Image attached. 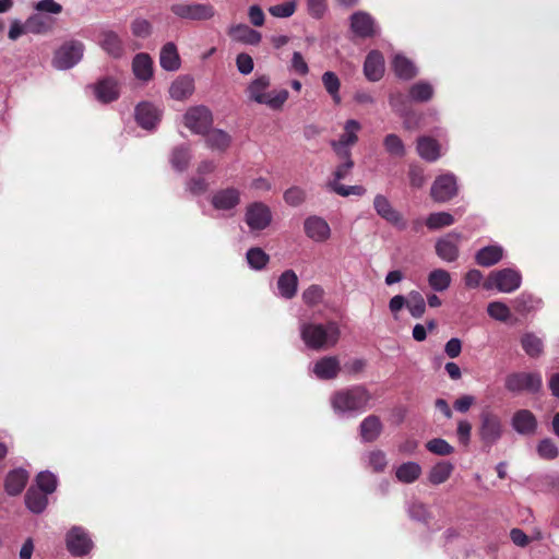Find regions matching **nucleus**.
Segmentation results:
<instances>
[{
  "label": "nucleus",
  "mask_w": 559,
  "mask_h": 559,
  "mask_svg": "<svg viewBox=\"0 0 559 559\" xmlns=\"http://www.w3.org/2000/svg\"><path fill=\"white\" fill-rule=\"evenodd\" d=\"M213 123L212 112L205 106L191 107L185 115V126L197 134H204Z\"/></svg>",
  "instance_id": "10"
},
{
  "label": "nucleus",
  "mask_w": 559,
  "mask_h": 559,
  "mask_svg": "<svg viewBox=\"0 0 559 559\" xmlns=\"http://www.w3.org/2000/svg\"><path fill=\"white\" fill-rule=\"evenodd\" d=\"M162 114L163 110L158 106L150 102H142L135 107L134 116L135 121L141 128L153 131L159 123Z\"/></svg>",
  "instance_id": "12"
},
{
  "label": "nucleus",
  "mask_w": 559,
  "mask_h": 559,
  "mask_svg": "<svg viewBox=\"0 0 559 559\" xmlns=\"http://www.w3.org/2000/svg\"><path fill=\"white\" fill-rule=\"evenodd\" d=\"M247 261L252 269L261 270L269 262V255L261 248H251L247 252Z\"/></svg>",
  "instance_id": "55"
},
{
  "label": "nucleus",
  "mask_w": 559,
  "mask_h": 559,
  "mask_svg": "<svg viewBox=\"0 0 559 559\" xmlns=\"http://www.w3.org/2000/svg\"><path fill=\"white\" fill-rule=\"evenodd\" d=\"M408 178L411 186L414 188H421L426 181L423 168L416 165H411Z\"/></svg>",
  "instance_id": "64"
},
{
  "label": "nucleus",
  "mask_w": 559,
  "mask_h": 559,
  "mask_svg": "<svg viewBox=\"0 0 559 559\" xmlns=\"http://www.w3.org/2000/svg\"><path fill=\"white\" fill-rule=\"evenodd\" d=\"M28 479V474L23 468H16L11 471L4 483L5 491L10 496H16L23 491Z\"/></svg>",
  "instance_id": "28"
},
{
  "label": "nucleus",
  "mask_w": 559,
  "mask_h": 559,
  "mask_svg": "<svg viewBox=\"0 0 559 559\" xmlns=\"http://www.w3.org/2000/svg\"><path fill=\"white\" fill-rule=\"evenodd\" d=\"M472 424L466 419L457 421L456 436L459 442L463 445H467L471 441Z\"/></svg>",
  "instance_id": "62"
},
{
  "label": "nucleus",
  "mask_w": 559,
  "mask_h": 559,
  "mask_svg": "<svg viewBox=\"0 0 559 559\" xmlns=\"http://www.w3.org/2000/svg\"><path fill=\"white\" fill-rule=\"evenodd\" d=\"M230 141L229 134L219 129L213 130L206 136V143L213 150L224 151L229 146Z\"/></svg>",
  "instance_id": "49"
},
{
  "label": "nucleus",
  "mask_w": 559,
  "mask_h": 559,
  "mask_svg": "<svg viewBox=\"0 0 559 559\" xmlns=\"http://www.w3.org/2000/svg\"><path fill=\"white\" fill-rule=\"evenodd\" d=\"M454 223V217L448 212H436L431 213L427 219L426 225L429 229H439L442 227L450 226Z\"/></svg>",
  "instance_id": "50"
},
{
  "label": "nucleus",
  "mask_w": 559,
  "mask_h": 559,
  "mask_svg": "<svg viewBox=\"0 0 559 559\" xmlns=\"http://www.w3.org/2000/svg\"><path fill=\"white\" fill-rule=\"evenodd\" d=\"M370 400L371 394L365 386L354 385L336 391L330 401L338 416L355 417L368 408Z\"/></svg>",
  "instance_id": "1"
},
{
  "label": "nucleus",
  "mask_w": 559,
  "mask_h": 559,
  "mask_svg": "<svg viewBox=\"0 0 559 559\" xmlns=\"http://www.w3.org/2000/svg\"><path fill=\"white\" fill-rule=\"evenodd\" d=\"M364 73L371 82H378L384 74V58L378 50L370 51L364 63Z\"/></svg>",
  "instance_id": "21"
},
{
  "label": "nucleus",
  "mask_w": 559,
  "mask_h": 559,
  "mask_svg": "<svg viewBox=\"0 0 559 559\" xmlns=\"http://www.w3.org/2000/svg\"><path fill=\"white\" fill-rule=\"evenodd\" d=\"M211 202L217 211H233L240 203V191L234 187L221 189L212 195Z\"/></svg>",
  "instance_id": "17"
},
{
  "label": "nucleus",
  "mask_w": 559,
  "mask_h": 559,
  "mask_svg": "<svg viewBox=\"0 0 559 559\" xmlns=\"http://www.w3.org/2000/svg\"><path fill=\"white\" fill-rule=\"evenodd\" d=\"M421 473V466L416 462L409 461L396 467L395 477L403 484H413L420 477Z\"/></svg>",
  "instance_id": "33"
},
{
  "label": "nucleus",
  "mask_w": 559,
  "mask_h": 559,
  "mask_svg": "<svg viewBox=\"0 0 559 559\" xmlns=\"http://www.w3.org/2000/svg\"><path fill=\"white\" fill-rule=\"evenodd\" d=\"M290 70L299 75H307L309 73L308 63L299 51H295L292 56Z\"/></svg>",
  "instance_id": "63"
},
{
  "label": "nucleus",
  "mask_w": 559,
  "mask_h": 559,
  "mask_svg": "<svg viewBox=\"0 0 559 559\" xmlns=\"http://www.w3.org/2000/svg\"><path fill=\"white\" fill-rule=\"evenodd\" d=\"M132 70L136 79L148 81L153 75V60L150 55L138 53L132 61Z\"/></svg>",
  "instance_id": "31"
},
{
  "label": "nucleus",
  "mask_w": 559,
  "mask_h": 559,
  "mask_svg": "<svg viewBox=\"0 0 559 559\" xmlns=\"http://www.w3.org/2000/svg\"><path fill=\"white\" fill-rule=\"evenodd\" d=\"M360 437L365 442H372L378 439L382 431V424L378 416L369 415L360 424Z\"/></svg>",
  "instance_id": "30"
},
{
  "label": "nucleus",
  "mask_w": 559,
  "mask_h": 559,
  "mask_svg": "<svg viewBox=\"0 0 559 559\" xmlns=\"http://www.w3.org/2000/svg\"><path fill=\"white\" fill-rule=\"evenodd\" d=\"M57 483V476L48 471H45L37 475L35 488L50 495L56 490Z\"/></svg>",
  "instance_id": "51"
},
{
  "label": "nucleus",
  "mask_w": 559,
  "mask_h": 559,
  "mask_svg": "<svg viewBox=\"0 0 559 559\" xmlns=\"http://www.w3.org/2000/svg\"><path fill=\"white\" fill-rule=\"evenodd\" d=\"M504 250L499 245L486 246L476 252L475 261L480 266L489 267L500 262Z\"/></svg>",
  "instance_id": "25"
},
{
  "label": "nucleus",
  "mask_w": 559,
  "mask_h": 559,
  "mask_svg": "<svg viewBox=\"0 0 559 559\" xmlns=\"http://www.w3.org/2000/svg\"><path fill=\"white\" fill-rule=\"evenodd\" d=\"M537 452L540 457L546 460H552L558 455V448L550 439L542 440L537 445Z\"/></svg>",
  "instance_id": "60"
},
{
  "label": "nucleus",
  "mask_w": 559,
  "mask_h": 559,
  "mask_svg": "<svg viewBox=\"0 0 559 559\" xmlns=\"http://www.w3.org/2000/svg\"><path fill=\"white\" fill-rule=\"evenodd\" d=\"M304 231L314 242H325L331 237L329 223L318 215H310L304 221Z\"/></svg>",
  "instance_id": "15"
},
{
  "label": "nucleus",
  "mask_w": 559,
  "mask_h": 559,
  "mask_svg": "<svg viewBox=\"0 0 559 559\" xmlns=\"http://www.w3.org/2000/svg\"><path fill=\"white\" fill-rule=\"evenodd\" d=\"M194 92V81L190 75L178 76L169 87V94L173 99L185 100Z\"/></svg>",
  "instance_id": "24"
},
{
  "label": "nucleus",
  "mask_w": 559,
  "mask_h": 559,
  "mask_svg": "<svg viewBox=\"0 0 559 559\" xmlns=\"http://www.w3.org/2000/svg\"><path fill=\"white\" fill-rule=\"evenodd\" d=\"M364 460L369 468L374 473L384 472L388 466L386 455L381 450H373L365 454Z\"/></svg>",
  "instance_id": "47"
},
{
  "label": "nucleus",
  "mask_w": 559,
  "mask_h": 559,
  "mask_svg": "<svg viewBox=\"0 0 559 559\" xmlns=\"http://www.w3.org/2000/svg\"><path fill=\"white\" fill-rule=\"evenodd\" d=\"M419 156L428 162H435L440 157V146L435 139L421 136L417 141Z\"/></svg>",
  "instance_id": "35"
},
{
  "label": "nucleus",
  "mask_w": 559,
  "mask_h": 559,
  "mask_svg": "<svg viewBox=\"0 0 559 559\" xmlns=\"http://www.w3.org/2000/svg\"><path fill=\"white\" fill-rule=\"evenodd\" d=\"M487 312L492 319L506 322L511 317L509 307L502 301H491L487 306Z\"/></svg>",
  "instance_id": "53"
},
{
  "label": "nucleus",
  "mask_w": 559,
  "mask_h": 559,
  "mask_svg": "<svg viewBox=\"0 0 559 559\" xmlns=\"http://www.w3.org/2000/svg\"><path fill=\"white\" fill-rule=\"evenodd\" d=\"M192 158L190 150L188 146L179 145L176 146L170 155V164L173 168L177 171H183L188 168L189 163Z\"/></svg>",
  "instance_id": "42"
},
{
  "label": "nucleus",
  "mask_w": 559,
  "mask_h": 559,
  "mask_svg": "<svg viewBox=\"0 0 559 559\" xmlns=\"http://www.w3.org/2000/svg\"><path fill=\"white\" fill-rule=\"evenodd\" d=\"M543 386V379L538 372H512L506 377L504 388L513 393H537Z\"/></svg>",
  "instance_id": "6"
},
{
  "label": "nucleus",
  "mask_w": 559,
  "mask_h": 559,
  "mask_svg": "<svg viewBox=\"0 0 559 559\" xmlns=\"http://www.w3.org/2000/svg\"><path fill=\"white\" fill-rule=\"evenodd\" d=\"M284 200L290 206H299L306 200V192L299 187H292L284 192Z\"/></svg>",
  "instance_id": "59"
},
{
  "label": "nucleus",
  "mask_w": 559,
  "mask_h": 559,
  "mask_svg": "<svg viewBox=\"0 0 559 559\" xmlns=\"http://www.w3.org/2000/svg\"><path fill=\"white\" fill-rule=\"evenodd\" d=\"M299 332L305 345L313 350H325L334 347L341 335L340 326L335 321H329L324 324L301 322Z\"/></svg>",
  "instance_id": "2"
},
{
  "label": "nucleus",
  "mask_w": 559,
  "mask_h": 559,
  "mask_svg": "<svg viewBox=\"0 0 559 559\" xmlns=\"http://www.w3.org/2000/svg\"><path fill=\"white\" fill-rule=\"evenodd\" d=\"M228 35L233 40L247 45H258L261 41V34L245 24H237L228 29Z\"/></svg>",
  "instance_id": "26"
},
{
  "label": "nucleus",
  "mask_w": 559,
  "mask_h": 559,
  "mask_svg": "<svg viewBox=\"0 0 559 559\" xmlns=\"http://www.w3.org/2000/svg\"><path fill=\"white\" fill-rule=\"evenodd\" d=\"M94 94L97 100L104 104L116 100L119 96L117 81L111 78L98 81L94 86Z\"/></svg>",
  "instance_id": "23"
},
{
  "label": "nucleus",
  "mask_w": 559,
  "mask_h": 559,
  "mask_svg": "<svg viewBox=\"0 0 559 559\" xmlns=\"http://www.w3.org/2000/svg\"><path fill=\"white\" fill-rule=\"evenodd\" d=\"M504 432L501 417L493 411L486 408L479 415L477 433L484 448L491 449L502 438Z\"/></svg>",
  "instance_id": "4"
},
{
  "label": "nucleus",
  "mask_w": 559,
  "mask_h": 559,
  "mask_svg": "<svg viewBox=\"0 0 559 559\" xmlns=\"http://www.w3.org/2000/svg\"><path fill=\"white\" fill-rule=\"evenodd\" d=\"M328 188L341 197H361L366 193V189L362 186H345L336 181H329Z\"/></svg>",
  "instance_id": "52"
},
{
  "label": "nucleus",
  "mask_w": 559,
  "mask_h": 559,
  "mask_svg": "<svg viewBox=\"0 0 559 559\" xmlns=\"http://www.w3.org/2000/svg\"><path fill=\"white\" fill-rule=\"evenodd\" d=\"M383 146L386 153L391 156L401 158L406 154L405 145L402 139L394 133H390L384 136Z\"/></svg>",
  "instance_id": "46"
},
{
  "label": "nucleus",
  "mask_w": 559,
  "mask_h": 559,
  "mask_svg": "<svg viewBox=\"0 0 559 559\" xmlns=\"http://www.w3.org/2000/svg\"><path fill=\"white\" fill-rule=\"evenodd\" d=\"M67 546L71 555L83 557L88 555L93 547V542L84 528L74 526L67 535Z\"/></svg>",
  "instance_id": "13"
},
{
  "label": "nucleus",
  "mask_w": 559,
  "mask_h": 559,
  "mask_svg": "<svg viewBox=\"0 0 559 559\" xmlns=\"http://www.w3.org/2000/svg\"><path fill=\"white\" fill-rule=\"evenodd\" d=\"M270 84V78L261 75L250 83L248 94L250 99L255 103L266 105L273 110H278L288 99L289 93L284 88L269 92Z\"/></svg>",
  "instance_id": "3"
},
{
  "label": "nucleus",
  "mask_w": 559,
  "mask_h": 559,
  "mask_svg": "<svg viewBox=\"0 0 559 559\" xmlns=\"http://www.w3.org/2000/svg\"><path fill=\"white\" fill-rule=\"evenodd\" d=\"M159 63L166 71H176L180 68V58L174 43H167L162 47Z\"/></svg>",
  "instance_id": "32"
},
{
  "label": "nucleus",
  "mask_w": 559,
  "mask_h": 559,
  "mask_svg": "<svg viewBox=\"0 0 559 559\" xmlns=\"http://www.w3.org/2000/svg\"><path fill=\"white\" fill-rule=\"evenodd\" d=\"M130 28L132 35L138 38H147L153 31L151 22L143 17L134 19L130 24Z\"/></svg>",
  "instance_id": "56"
},
{
  "label": "nucleus",
  "mask_w": 559,
  "mask_h": 559,
  "mask_svg": "<svg viewBox=\"0 0 559 559\" xmlns=\"http://www.w3.org/2000/svg\"><path fill=\"white\" fill-rule=\"evenodd\" d=\"M352 32L361 38L374 36L378 33V26L374 19L367 12L358 11L350 16Z\"/></svg>",
  "instance_id": "16"
},
{
  "label": "nucleus",
  "mask_w": 559,
  "mask_h": 559,
  "mask_svg": "<svg viewBox=\"0 0 559 559\" xmlns=\"http://www.w3.org/2000/svg\"><path fill=\"white\" fill-rule=\"evenodd\" d=\"M453 469L454 466L452 463L447 461H440L437 464H435L429 471L428 480L432 485H441L449 479Z\"/></svg>",
  "instance_id": "39"
},
{
  "label": "nucleus",
  "mask_w": 559,
  "mask_h": 559,
  "mask_svg": "<svg viewBox=\"0 0 559 559\" xmlns=\"http://www.w3.org/2000/svg\"><path fill=\"white\" fill-rule=\"evenodd\" d=\"M98 45L108 56L115 59L121 58L124 52L122 39L118 33L111 29H104L99 33Z\"/></svg>",
  "instance_id": "19"
},
{
  "label": "nucleus",
  "mask_w": 559,
  "mask_h": 559,
  "mask_svg": "<svg viewBox=\"0 0 559 559\" xmlns=\"http://www.w3.org/2000/svg\"><path fill=\"white\" fill-rule=\"evenodd\" d=\"M298 287V277L293 270L283 272L277 280V289L281 297L292 299Z\"/></svg>",
  "instance_id": "29"
},
{
  "label": "nucleus",
  "mask_w": 559,
  "mask_h": 559,
  "mask_svg": "<svg viewBox=\"0 0 559 559\" xmlns=\"http://www.w3.org/2000/svg\"><path fill=\"white\" fill-rule=\"evenodd\" d=\"M245 221L251 230H263L271 224V210L262 202H254L247 206Z\"/></svg>",
  "instance_id": "11"
},
{
  "label": "nucleus",
  "mask_w": 559,
  "mask_h": 559,
  "mask_svg": "<svg viewBox=\"0 0 559 559\" xmlns=\"http://www.w3.org/2000/svg\"><path fill=\"white\" fill-rule=\"evenodd\" d=\"M171 12L183 20L206 21L215 15V8L210 3H175Z\"/></svg>",
  "instance_id": "8"
},
{
  "label": "nucleus",
  "mask_w": 559,
  "mask_h": 559,
  "mask_svg": "<svg viewBox=\"0 0 559 559\" xmlns=\"http://www.w3.org/2000/svg\"><path fill=\"white\" fill-rule=\"evenodd\" d=\"M426 449L440 456H447L454 452V448L442 438H435L426 443Z\"/></svg>",
  "instance_id": "54"
},
{
  "label": "nucleus",
  "mask_w": 559,
  "mask_h": 559,
  "mask_svg": "<svg viewBox=\"0 0 559 559\" xmlns=\"http://www.w3.org/2000/svg\"><path fill=\"white\" fill-rule=\"evenodd\" d=\"M321 80L326 93L331 96L334 104H341V81L338 76L333 71H326L322 74Z\"/></svg>",
  "instance_id": "41"
},
{
  "label": "nucleus",
  "mask_w": 559,
  "mask_h": 559,
  "mask_svg": "<svg viewBox=\"0 0 559 559\" xmlns=\"http://www.w3.org/2000/svg\"><path fill=\"white\" fill-rule=\"evenodd\" d=\"M521 284V272L513 267H504L490 272L487 281L484 283V288H495L500 293L510 294L519 289Z\"/></svg>",
  "instance_id": "5"
},
{
  "label": "nucleus",
  "mask_w": 559,
  "mask_h": 559,
  "mask_svg": "<svg viewBox=\"0 0 559 559\" xmlns=\"http://www.w3.org/2000/svg\"><path fill=\"white\" fill-rule=\"evenodd\" d=\"M296 11V2L287 1L284 3L275 4L269 8L271 15L280 19L289 17Z\"/></svg>",
  "instance_id": "57"
},
{
  "label": "nucleus",
  "mask_w": 559,
  "mask_h": 559,
  "mask_svg": "<svg viewBox=\"0 0 559 559\" xmlns=\"http://www.w3.org/2000/svg\"><path fill=\"white\" fill-rule=\"evenodd\" d=\"M406 511L412 520L421 524L428 525L432 520V513L429 507L419 500L408 502Z\"/></svg>",
  "instance_id": "36"
},
{
  "label": "nucleus",
  "mask_w": 559,
  "mask_h": 559,
  "mask_svg": "<svg viewBox=\"0 0 559 559\" xmlns=\"http://www.w3.org/2000/svg\"><path fill=\"white\" fill-rule=\"evenodd\" d=\"M360 123L355 119H349L345 122L344 133L338 140L333 142L350 147L358 141L357 132L360 130Z\"/></svg>",
  "instance_id": "44"
},
{
  "label": "nucleus",
  "mask_w": 559,
  "mask_h": 559,
  "mask_svg": "<svg viewBox=\"0 0 559 559\" xmlns=\"http://www.w3.org/2000/svg\"><path fill=\"white\" fill-rule=\"evenodd\" d=\"M459 192L456 177L451 174L438 176L430 189L431 198L439 203H444L453 199Z\"/></svg>",
  "instance_id": "9"
},
{
  "label": "nucleus",
  "mask_w": 559,
  "mask_h": 559,
  "mask_svg": "<svg viewBox=\"0 0 559 559\" xmlns=\"http://www.w3.org/2000/svg\"><path fill=\"white\" fill-rule=\"evenodd\" d=\"M461 235L457 233H450L440 238L436 243L437 255L445 262H453L459 257V241Z\"/></svg>",
  "instance_id": "18"
},
{
  "label": "nucleus",
  "mask_w": 559,
  "mask_h": 559,
  "mask_svg": "<svg viewBox=\"0 0 559 559\" xmlns=\"http://www.w3.org/2000/svg\"><path fill=\"white\" fill-rule=\"evenodd\" d=\"M340 370V360L335 356L323 357L316 361L311 368L312 373L320 380L334 379Z\"/></svg>",
  "instance_id": "20"
},
{
  "label": "nucleus",
  "mask_w": 559,
  "mask_h": 559,
  "mask_svg": "<svg viewBox=\"0 0 559 559\" xmlns=\"http://www.w3.org/2000/svg\"><path fill=\"white\" fill-rule=\"evenodd\" d=\"M48 493L35 488L29 487L25 495V504L33 513H41L48 504Z\"/></svg>",
  "instance_id": "34"
},
{
  "label": "nucleus",
  "mask_w": 559,
  "mask_h": 559,
  "mask_svg": "<svg viewBox=\"0 0 559 559\" xmlns=\"http://www.w3.org/2000/svg\"><path fill=\"white\" fill-rule=\"evenodd\" d=\"M409 102H412L408 95H404L401 92L391 93L389 96V104L392 109L401 117H407L409 114Z\"/></svg>",
  "instance_id": "48"
},
{
  "label": "nucleus",
  "mask_w": 559,
  "mask_h": 559,
  "mask_svg": "<svg viewBox=\"0 0 559 559\" xmlns=\"http://www.w3.org/2000/svg\"><path fill=\"white\" fill-rule=\"evenodd\" d=\"M521 345L523 350L532 358L540 356L544 348L542 338L531 332L522 335Z\"/></svg>",
  "instance_id": "43"
},
{
  "label": "nucleus",
  "mask_w": 559,
  "mask_h": 559,
  "mask_svg": "<svg viewBox=\"0 0 559 559\" xmlns=\"http://www.w3.org/2000/svg\"><path fill=\"white\" fill-rule=\"evenodd\" d=\"M433 87L426 81H419L413 84L408 90V97L415 103H426L433 96Z\"/></svg>",
  "instance_id": "40"
},
{
  "label": "nucleus",
  "mask_w": 559,
  "mask_h": 559,
  "mask_svg": "<svg viewBox=\"0 0 559 559\" xmlns=\"http://www.w3.org/2000/svg\"><path fill=\"white\" fill-rule=\"evenodd\" d=\"M392 68L395 75L405 81L412 80L418 73L414 62L402 53H396L394 56L392 60Z\"/></svg>",
  "instance_id": "27"
},
{
  "label": "nucleus",
  "mask_w": 559,
  "mask_h": 559,
  "mask_svg": "<svg viewBox=\"0 0 559 559\" xmlns=\"http://www.w3.org/2000/svg\"><path fill=\"white\" fill-rule=\"evenodd\" d=\"M428 285L433 292L442 293L451 285V274L443 269L432 270L427 277Z\"/></svg>",
  "instance_id": "38"
},
{
  "label": "nucleus",
  "mask_w": 559,
  "mask_h": 559,
  "mask_svg": "<svg viewBox=\"0 0 559 559\" xmlns=\"http://www.w3.org/2000/svg\"><path fill=\"white\" fill-rule=\"evenodd\" d=\"M511 426L520 435H531L536 430L537 420L531 411L520 409L513 414Z\"/></svg>",
  "instance_id": "22"
},
{
  "label": "nucleus",
  "mask_w": 559,
  "mask_h": 559,
  "mask_svg": "<svg viewBox=\"0 0 559 559\" xmlns=\"http://www.w3.org/2000/svg\"><path fill=\"white\" fill-rule=\"evenodd\" d=\"M323 289L319 285H311L302 293V300L308 306H316L321 302L323 298Z\"/></svg>",
  "instance_id": "58"
},
{
  "label": "nucleus",
  "mask_w": 559,
  "mask_h": 559,
  "mask_svg": "<svg viewBox=\"0 0 559 559\" xmlns=\"http://www.w3.org/2000/svg\"><path fill=\"white\" fill-rule=\"evenodd\" d=\"M84 45L80 40H70L60 46L52 58L57 70H68L76 66L83 58Z\"/></svg>",
  "instance_id": "7"
},
{
  "label": "nucleus",
  "mask_w": 559,
  "mask_h": 559,
  "mask_svg": "<svg viewBox=\"0 0 559 559\" xmlns=\"http://www.w3.org/2000/svg\"><path fill=\"white\" fill-rule=\"evenodd\" d=\"M373 209L381 218L394 225L395 227L400 229H404L406 227V222L402 214L393 207L390 200L385 195L380 193L376 194L373 199Z\"/></svg>",
  "instance_id": "14"
},
{
  "label": "nucleus",
  "mask_w": 559,
  "mask_h": 559,
  "mask_svg": "<svg viewBox=\"0 0 559 559\" xmlns=\"http://www.w3.org/2000/svg\"><path fill=\"white\" fill-rule=\"evenodd\" d=\"M406 308L413 318L419 319L426 311V301L417 290H412L407 296Z\"/></svg>",
  "instance_id": "45"
},
{
  "label": "nucleus",
  "mask_w": 559,
  "mask_h": 559,
  "mask_svg": "<svg viewBox=\"0 0 559 559\" xmlns=\"http://www.w3.org/2000/svg\"><path fill=\"white\" fill-rule=\"evenodd\" d=\"M27 33L43 34L49 28L45 20L40 15H32L26 20Z\"/></svg>",
  "instance_id": "61"
},
{
  "label": "nucleus",
  "mask_w": 559,
  "mask_h": 559,
  "mask_svg": "<svg viewBox=\"0 0 559 559\" xmlns=\"http://www.w3.org/2000/svg\"><path fill=\"white\" fill-rule=\"evenodd\" d=\"M513 307L516 312L526 314L542 307V299L530 293H522L513 300Z\"/></svg>",
  "instance_id": "37"
}]
</instances>
